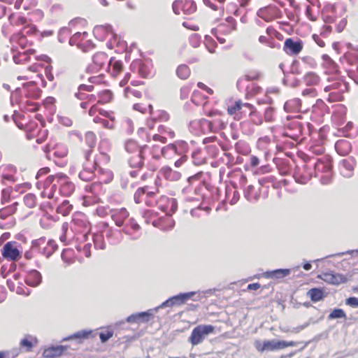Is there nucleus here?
Wrapping results in <instances>:
<instances>
[{
	"mask_svg": "<svg viewBox=\"0 0 358 358\" xmlns=\"http://www.w3.org/2000/svg\"><path fill=\"white\" fill-rule=\"evenodd\" d=\"M109 159L110 158L108 155L101 152L100 155L94 160L92 167L89 164V162L84 164L83 170L79 173V178L83 181L91 180L94 176V169H101L99 166L100 161L103 160L105 162H108Z\"/></svg>",
	"mask_w": 358,
	"mask_h": 358,
	"instance_id": "nucleus-1",
	"label": "nucleus"
},
{
	"mask_svg": "<svg viewBox=\"0 0 358 358\" xmlns=\"http://www.w3.org/2000/svg\"><path fill=\"white\" fill-rule=\"evenodd\" d=\"M215 327L211 324H201L193 329L189 341L192 345H197L201 343L208 335L214 331Z\"/></svg>",
	"mask_w": 358,
	"mask_h": 358,
	"instance_id": "nucleus-2",
	"label": "nucleus"
},
{
	"mask_svg": "<svg viewBox=\"0 0 358 358\" xmlns=\"http://www.w3.org/2000/svg\"><path fill=\"white\" fill-rule=\"evenodd\" d=\"M20 244L16 241H8L1 248L2 256L10 261H17L22 257V252L19 250Z\"/></svg>",
	"mask_w": 358,
	"mask_h": 358,
	"instance_id": "nucleus-3",
	"label": "nucleus"
},
{
	"mask_svg": "<svg viewBox=\"0 0 358 358\" xmlns=\"http://www.w3.org/2000/svg\"><path fill=\"white\" fill-rule=\"evenodd\" d=\"M195 294L194 292H186V293H180L177 295L171 296L167 300L164 301L161 305L156 307L155 308V310H157L159 308H164V307H173L174 306H180L189 299L192 296Z\"/></svg>",
	"mask_w": 358,
	"mask_h": 358,
	"instance_id": "nucleus-4",
	"label": "nucleus"
},
{
	"mask_svg": "<svg viewBox=\"0 0 358 358\" xmlns=\"http://www.w3.org/2000/svg\"><path fill=\"white\" fill-rule=\"evenodd\" d=\"M57 183L59 186L61 194L65 196H69L73 193L75 185L69 180L65 174L57 173Z\"/></svg>",
	"mask_w": 358,
	"mask_h": 358,
	"instance_id": "nucleus-5",
	"label": "nucleus"
},
{
	"mask_svg": "<svg viewBox=\"0 0 358 358\" xmlns=\"http://www.w3.org/2000/svg\"><path fill=\"white\" fill-rule=\"evenodd\" d=\"M303 47L301 40H294L288 38L285 41L283 50L289 55H296L301 52Z\"/></svg>",
	"mask_w": 358,
	"mask_h": 358,
	"instance_id": "nucleus-6",
	"label": "nucleus"
},
{
	"mask_svg": "<svg viewBox=\"0 0 358 358\" xmlns=\"http://www.w3.org/2000/svg\"><path fill=\"white\" fill-rule=\"evenodd\" d=\"M154 309H149L148 311L135 313L126 318V322L129 323L139 324L141 322H148L152 317Z\"/></svg>",
	"mask_w": 358,
	"mask_h": 358,
	"instance_id": "nucleus-7",
	"label": "nucleus"
},
{
	"mask_svg": "<svg viewBox=\"0 0 358 358\" xmlns=\"http://www.w3.org/2000/svg\"><path fill=\"white\" fill-rule=\"evenodd\" d=\"M342 167L341 173L347 178H351L354 174L355 167L357 165V161L354 157H350L348 159H342L340 162Z\"/></svg>",
	"mask_w": 358,
	"mask_h": 358,
	"instance_id": "nucleus-8",
	"label": "nucleus"
},
{
	"mask_svg": "<svg viewBox=\"0 0 358 358\" xmlns=\"http://www.w3.org/2000/svg\"><path fill=\"white\" fill-rule=\"evenodd\" d=\"M12 57L13 62L15 64H22L24 62L29 60L30 55H34L36 50L34 49H29L27 50H19L13 48L11 49Z\"/></svg>",
	"mask_w": 358,
	"mask_h": 358,
	"instance_id": "nucleus-9",
	"label": "nucleus"
},
{
	"mask_svg": "<svg viewBox=\"0 0 358 358\" xmlns=\"http://www.w3.org/2000/svg\"><path fill=\"white\" fill-rule=\"evenodd\" d=\"M320 277L324 281L331 285H339L348 280L344 275L335 273L332 271L323 273Z\"/></svg>",
	"mask_w": 358,
	"mask_h": 358,
	"instance_id": "nucleus-10",
	"label": "nucleus"
},
{
	"mask_svg": "<svg viewBox=\"0 0 358 358\" xmlns=\"http://www.w3.org/2000/svg\"><path fill=\"white\" fill-rule=\"evenodd\" d=\"M42 282V275L39 271L35 269L31 270L27 275L25 282L27 285L35 287Z\"/></svg>",
	"mask_w": 358,
	"mask_h": 358,
	"instance_id": "nucleus-11",
	"label": "nucleus"
},
{
	"mask_svg": "<svg viewBox=\"0 0 358 358\" xmlns=\"http://www.w3.org/2000/svg\"><path fill=\"white\" fill-rule=\"evenodd\" d=\"M68 349L66 345L51 346L45 349L43 352L44 357L47 358H54L64 355V352Z\"/></svg>",
	"mask_w": 358,
	"mask_h": 358,
	"instance_id": "nucleus-12",
	"label": "nucleus"
},
{
	"mask_svg": "<svg viewBox=\"0 0 358 358\" xmlns=\"http://www.w3.org/2000/svg\"><path fill=\"white\" fill-rule=\"evenodd\" d=\"M93 63L96 66V70H99L107 64H111L112 59H108L107 55L104 52H98L93 57Z\"/></svg>",
	"mask_w": 358,
	"mask_h": 358,
	"instance_id": "nucleus-13",
	"label": "nucleus"
},
{
	"mask_svg": "<svg viewBox=\"0 0 358 358\" xmlns=\"http://www.w3.org/2000/svg\"><path fill=\"white\" fill-rule=\"evenodd\" d=\"M290 273L291 270L289 268H278L266 271L263 273V275L266 278L281 279L289 275Z\"/></svg>",
	"mask_w": 358,
	"mask_h": 358,
	"instance_id": "nucleus-14",
	"label": "nucleus"
},
{
	"mask_svg": "<svg viewBox=\"0 0 358 358\" xmlns=\"http://www.w3.org/2000/svg\"><path fill=\"white\" fill-rule=\"evenodd\" d=\"M335 149L337 153L341 156H346L351 151V143L345 139H341L336 142Z\"/></svg>",
	"mask_w": 358,
	"mask_h": 358,
	"instance_id": "nucleus-15",
	"label": "nucleus"
},
{
	"mask_svg": "<svg viewBox=\"0 0 358 358\" xmlns=\"http://www.w3.org/2000/svg\"><path fill=\"white\" fill-rule=\"evenodd\" d=\"M186 146H187V143L184 141L178 143L177 144L170 143L168 145L164 146L161 149V153L163 157H166L169 156V154L178 153L179 148H184Z\"/></svg>",
	"mask_w": 358,
	"mask_h": 358,
	"instance_id": "nucleus-16",
	"label": "nucleus"
},
{
	"mask_svg": "<svg viewBox=\"0 0 358 358\" xmlns=\"http://www.w3.org/2000/svg\"><path fill=\"white\" fill-rule=\"evenodd\" d=\"M122 230L114 229L113 228H108L106 232V236L108 238L110 244L117 245L122 239Z\"/></svg>",
	"mask_w": 358,
	"mask_h": 358,
	"instance_id": "nucleus-17",
	"label": "nucleus"
},
{
	"mask_svg": "<svg viewBox=\"0 0 358 358\" xmlns=\"http://www.w3.org/2000/svg\"><path fill=\"white\" fill-rule=\"evenodd\" d=\"M129 215L128 211L125 208H122L113 211L111 217L115 224L117 227H121L123 225L124 220L129 217Z\"/></svg>",
	"mask_w": 358,
	"mask_h": 358,
	"instance_id": "nucleus-18",
	"label": "nucleus"
},
{
	"mask_svg": "<svg viewBox=\"0 0 358 358\" xmlns=\"http://www.w3.org/2000/svg\"><path fill=\"white\" fill-rule=\"evenodd\" d=\"M315 174V177L318 176V173H330L332 171V165L330 162L327 160L319 159L314 165Z\"/></svg>",
	"mask_w": 358,
	"mask_h": 358,
	"instance_id": "nucleus-19",
	"label": "nucleus"
},
{
	"mask_svg": "<svg viewBox=\"0 0 358 358\" xmlns=\"http://www.w3.org/2000/svg\"><path fill=\"white\" fill-rule=\"evenodd\" d=\"M130 227L131 229L134 231H138L140 230V225L134 220V219L131 218L129 220L126 226L122 229V231L126 234L130 236V239L132 241H136L139 238L140 236H134L129 231L128 227Z\"/></svg>",
	"mask_w": 358,
	"mask_h": 358,
	"instance_id": "nucleus-20",
	"label": "nucleus"
},
{
	"mask_svg": "<svg viewBox=\"0 0 358 358\" xmlns=\"http://www.w3.org/2000/svg\"><path fill=\"white\" fill-rule=\"evenodd\" d=\"M159 173L164 178L171 181L178 180L180 178V173L173 171L172 169L169 166L162 167L159 171Z\"/></svg>",
	"mask_w": 358,
	"mask_h": 358,
	"instance_id": "nucleus-21",
	"label": "nucleus"
},
{
	"mask_svg": "<svg viewBox=\"0 0 358 358\" xmlns=\"http://www.w3.org/2000/svg\"><path fill=\"white\" fill-rule=\"evenodd\" d=\"M277 343L278 341L275 340H270L264 341L262 344L259 343L255 346L257 350L259 352L273 351L275 350H280Z\"/></svg>",
	"mask_w": 358,
	"mask_h": 358,
	"instance_id": "nucleus-22",
	"label": "nucleus"
},
{
	"mask_svg": "<svg viewBox=\"0 0 358 358\" xmlns=\"http://www.w3.org/2000/svg\"><path fill=\"white\" fill-rule=\"evenodd\" d=\"M147 148L148 145L139 146L134 140H127L124 144L126 151L131 154H137L138 151H144Z\"/></svg>",
	"mask_w": 358,
	"mask_h": 358,
	"instance_id": "nucleus-23",
	"label": "nucleus"
},
{
	"mask_svg": "<svg viewBox=\"0 0 358 358\" xmlns=\"http://www.w3.org/2000/svg\"><path fill=\"white\" fill-rule=\"evenodd\" d=\"M92 331L90 329H82L74 334L69 336L68 337L64 338L63 341H69L72 339L78 340L79 342H82L83 340L89 338L92 334Z\"/></svg>",
	"mask_w": 358,
	"mask_h": 358,
	"instance_id": "nucleus-24",
	"label": "nucleus"
},
{
	"mask_svg": "<svg viewBox=\"0 0 358 358\" xmlns=\"http://www.w3.org/2000/svg\"><path fill=\"white\" fill-rule=\"evenodd\" d=\"M307 295L313 302L320 301L325 297L324 291L323 289L320 287H313L310 289L307 292Z\"/></svg>",
	"mask_w": 358,
	"mask_h": 358,
	"instance_id": "nucleus-25",
	"label": "nucleus"
},
{
	"mask_svg": "<svg viewBox=\"0 0 358 358\" xmlns=\"http://www.w3.org/2000/svg\"><path fill=\"white\" fill-rule=\"evenodd\" d=\"M312 177L313 175L310 172L303 173L300 169L296 170L294 173L296 182L301 185L307 184Z\"/></svg>",
	"mask_w": 358,
	"mask_h": 358,
	"instance_id": "nucleus-26",
	"label": "nucleus"
},
{
	"mask_svg": "<svg viewBox=\"0 0 358 358\" xmlns=\"http://www.w3.org/2000/svg\"><path fill=\"white\" fill-rule=\"evenodd\" d=\"M144 151H138L137 154L131 156L129 159V164L133 168H141L144 164Z\"/></svg>",
	"mask_w": 358,
	"mask_h": 358,
	"instance_id": "nucleus-27",
	"label": "nucleus"
},
{
	"mask_svg": "<svg viewBox=\"0 0 358 358\" xmlns=\"http://www.w3.org/2000/svg\"><path fill=\"white\" fill-rule=\"evenodd\" d=\"M96 138L95 134L92 131H87L85 134V142L90 147V150H87L85 153V157L87 161H89L90 156L92 153V148L96 145Z\"/></svg>",
	"mask_w": 358,
	"mask_h": 358,
	"instance_id": "nucleus-28",
	"label": "nucleus"
},
{
	"mask_svg": "<svg viewBox=\"0 0 358 358\" xmlns=\"http://www.w3.org/2000/svg\"><path fill=\"white\" fill-rule=\"evenodd\" d=\"M17 202L13 203L10 206H6L0 209V218L1 220H6L8 216L15 213L17 210Z\"/></svg>",
	"mask_w": 358,
	"mask_h": 358,
	"instance_id": "nucleus-29",
	"label": "nucleus"
},
{
	"mask_svg": "<svg viewBox=\"0 0 358 358\" xmlns=\"http://www.w3.org/2000/svg\"><path fill=\"white\" fill-rule=\"evenodd\" d=\"M196 10V3L193 0L182 1V11L185 15H192Z\"/></svg>",
	"mask_w": 358,
	"mask_h": 358,
	"instance_id": "nucleus-30",
	"label": "nucleus"
},
{
	"mask_svg": "<svg viewBox=\"0 0 358 358\" xmlns=\"http://www.w3.org/2000/svg\"><path fill=\"white\" fill-rule=\"evenodd\" d=\"M244 196L245 199L250 202L257 201L259 199L258 194L255 192L253 185H248L244 190Z\"/></svg>",
	"mask_w": 358,
	"mask_h": 358,
	"instance_id": "nucleus-31",
	"label": "nucleus"
},
{
	"mask_svg": "<svg viewBox=\"0 0 358 358\" xmlns=\"http://www.w3.org/2000/svg\"><path fill=\"white\" fill-rule=\"evenodd\" d=\"M131 67L138 68V73L143 78H147L150 75V72L148 71L147 66L145 64H143L141 60L134 61L131 64Z\"/></svg>",
	"mask_w": 358,
	"mask_h": 358,
	"instance_id": "nucleus-32",
	"label": "nucleus"
},
{
	"mask_svg": "<svg viewBox=\"0 0 358 358\" xmlns=\"http://www.w3.org/2000/svg\"><path fill=\"white\" fill-rule=\"evenodd\" d=\"M304 83L308 86H315L319 84V76L313 72H309L303 78Z\"/></svg>",
	"mask_w": 358,
	"mask_h": 358,
	"instance_id": "nucleus-33",
	"label": "nucleus"
},
{
	"mask_svg": "<svg viewBox=\"0 0 358 358\" xmlns=\"http://www.w3.org/2000/svg\"><path fill=\"white\" fill-rule=\"evenodd\" d=\"M87 36L88 33L86 31H84L83 33L77 32L75 34H73L72 37L70 38L69 44L71 45H77L79 48V46L82 45V39L87 37Z\"/></svg>",
	"mask_w": 358,
	"mask_h": 358,
	"instance_id": "nucleus-34",
	"label": "nucleus"
},
{
	"mask_svg": "<svg viewBox=\"0 0 358 358\" xmlns=\"http://www.w3.org/2000/svg\"><path fill=\"white\" fill-rule=\"evenodd\" d=\"M72 205L69 203L68 200H64L60 205L57 207L56 211L57 213L63 216L68 215L72 210Z\"/></svg>",
	"mask_w": 358,
	"mask_h": 358,
	"instance_id": "nucleus-35",
	"label": "nucleus"
},
{
	"mask_svg": "<svg viewBox=\"0 0 358 358\" xmlns=\"http://www.w3.org/2000/svg\"><path fill=\"white\" fill-rule=\"evenodd\" d=\"M10 41L13 43H17L20 45L21 50H24V48H26L27 43V38L25 37L24 35L21 34H17L16 35H13L10 38Z\"/></svg>",
	"mask_w": 358,
	"mask_h": 358,
	"instance_id": "nucleus-36",
	"label": "nucleus"
},
{
	"mask_svg": "<svg viewBox=\"0 0 358 358\" xmlns=\"http://www.w3.org/2000/svg\"><path fill=\"white\" fill-rule=\"evenodd\" d=\"M93 241L94 247L96 249L104 250L106 248V243L103 239V235L101 234H95L93 235Z\"/></svg>",
	"mask_w": 358,
	"mask_h": 358,
	"instance_id": "nucleus-37",
	"label": "nucleus"
},
{
	"mask_svg": "<svg viewBox=\"0 0 358 358\" xmlns=\"http://www.w3.org/2000/svg\"><path fill=\"white\" fill-rule=\"evenodd\" d=\"M35 341L36 342V339L32 337L30 335H27L24 338H22L20 341V347L24 348L27 351H31L33 348L32 341Z\"/></svg>",
	"mask_w": 358,
	"mask_h": 358,
	"instance_id": "nucleus-38",
	"label": "nucleus"
},
{
	"mask_svg": "<svg viewBox=\"0 0 358 358\" xmlns=\"http://www.w3.org/2000/svg\"><path fill=\"white\" fill-rule=\"evenodd\" d=\"M177 76L181 79H187L190 75L189 68L185 65H180L176 70Z\"/></svg>",
	"mask_w": 358,
	"mask_h": 358,
	"instance_id": "nucleus-39",
	"label": "nucleus"
},
{
	"mask_svg": "<svg viewBox=\"0 0 358 358\" xmlns=\"http://www.w3.org/2000/svg\"><path fill=\"white\" fill-rule=\"evenodd\" d=\"M48 245L51 248L50 250H48L46 248H44L43 249V251L41 252L46 257H50L52 253L57 250V245L56 243L52 240H49L48 242Z\"/></svg>",
	"mask_w": 358,
	"mask_h": 358,
	"instance_id": "nucleus-40",
	"label": "nucleus"
},
{
	"mask_svg": "<svg viewBox=\"0 0 358 358\" xmlns=\"http://www.w3.org/2000/svg\"><path fill=\"white\" fill-rule=\"evenodd\" d=\"M134 182L129 180V177L128 174L122 173L121 176V187L123 189H127L129 188L134 187Z\"/></svg>",
	"mask_w": 358,
	"mask_h": 358,
	"instance_id": "nucleus-41",
	"label": "nucleus"
},
{
	"mask_svg": "<svg viewBox=\"0 0 358 358\" xmlns=\"http://www.w3.org/2000/svg\"><path fill=\"white\" fill-rule=\"evenodd\" d=\"M24 203L28 208L35 207L36 203V197L34 194L29 193L24 196Z\"/></svg>",
	"mask_w": 358,
	"mask_h": 358,
	"instance_id": "nucleus-42",
	"label": "nucleus"
},
{
	"mask_svg": "<svg viewBox=\"0 0 358 358\" xmlns=\"http://www.w3.org/2000/svg\"><path fill=\"white\" fill-rule=\"evenodd\" d=\"M328 318L329 320L346 318V314L343 309L334 308L329 315Z\"/></svg>",
	"mask_w": 358,
	"mask_h": 358,
	"instance_id": "nucleus-43",
	"label": "nucleus"
},
{
	"mask_svg": "<svg viewBox=\"0 0 358 358\" xmlns=\"http://www.w3.org/2000/svg\"><path fill=\"white\" fill-rule=\"evenodd\" d=\"M99 103H105L109 102L111 99L113 94L110 90H103L99 94Z\"/></svg>",
	"mask_w": 358,
	"mask_h": 358,
	"instance_id": "nucleus-44",
	"label": "nucleus"
},
{
	"mask_svg": "<svg viewBox=\"0 0 358 358\" xmlns=\"http://www.w3.org/2000/svg\"><path fill=\"white\" fill-rule=\"evenodd\" d=\"M267 7H263L259 8L257 12V15L263 19L264 21L268 22L272 20L271 17L268 14Z\"/></svg>",
	"mask_w": 358,
	"mask_h": 358,
	"instance_id": "nucleus-45",
	"label": "nucleus"
},
{
	"mask_svg": "<svg viewBox=\"0 0 358 358\" xmlns=\"http://www.w3.org/2000/svg\"><path fill=\"white\" fill-rule=\"evenodd\" d=\"M243 108V103L241 100L236 101L235 103L230 106H228L227 111L229 115H234L236 111H239Z\"/></svg>",
	"mask_w": 358,
	"mask_h": 358,
	"instance_id": "nucleus-46",
	"label": "nucleus"
},
{
	"mask_svg": "<svg viewBox=\"0 0 358 358\" xmlns=\"http://www.w3.org/2000/svg\"><path fill=\"white\" fill-rule=\"evenodd\" d=\"M55 182H57V174L50 175L46 178V180L44 182L45 190L43 192V194H45L46 193L45 191H47Z\"/></svg>",
	"mask_w": 358,
	"mask_h": 358,
	"instance_id": "nucleus-47",
	"label": "nucleus"
},
{
	"mask_svg": "<svg viewBox=\"0 0 358 358\" xmlns=\"http://www.w3.org/2000/svg\"><path fill=\"white\" fill-rule=\"evenodd\" d=\"M202 124H203V126L206 127L207 129L210 132H213V133L217 132V128H216V127H215V124H217L216 120L211 122V121H209L207 120H203Z\"/></svg>",
	"mask_w": 358,
	"mask_h": 358,
	"instance_id": "nucleus-48",
	"label": "nucleus"
},
{
	"mask_svg": "<svg viewBox=\"0 0 358 358\" xmlns=\"http://www.w3.org/2000/svg\"><path fill=\"white\" fill-rule=\"evenodd\" d=\"M189 43L193 48H198L201 44V36L197 34H193L189 37Z\"/></svg>",
	"mask_w": 358,
	"mask_h": 358,
	"instance_id": "nucleus-49",
	"label": "nucleus"
},
{
	"mask_svg": "<svg viewBox=\"0 0 358 358\" xmlns=\"http://www.w3.org/2000/svg\"><path fill=\"white\" fill-rule=\"evenodd\" d=\"M275 110L273 107H268L264 111V119L266 122L273 121Z\"/></svg>",
	"mask_w": 358,
	"mask_h": 358,
	"instance_id": "nucleus-50",
	"label": "nucleus"
},
{
	"mask_svg": "<svg viewBox=\"0 0 358 358\" xmlns=\"http://www.w3.org/2000/svg\"><path fill=\"white\" fill-rule=\"evenodd\" d=\"M113 336V331L110 330L107 331H101L99 333V338L101 342L104 343H106Z\"/></svg>",
	"mask_w": 358,
	"mask_h": 358,
	"instance_id": "nucleus-51",
	"label": "nucleus"
},
{
	"mask_svg": "<svg viewBox=\"0 0 358 358\" xmlns=\"http://www.w3.org/2000/svg\"><path fill=\"white\" fill-rule=\"evenodd\" d=\"M148 110H149L150 113H151L152 116L150 120H148L147 125L150 129H152V128H154L155 122L157 121V117L152 113V106L151 104L148 105Z\"/></svg>",
	"mask_w": 358,
	"mask_h": 358,
	"instance_id": "nucleus-52",
	"label": "nucleus"
},
{
	"mask_svg": "<svg viewBox=\"0 0 358 358\" xmlns=\"http://www.w3.org/2000/svg\"><path fill=\"white\" fill-rule=\"evenodd\" d=\"M94 47V44L90 40H87L85 42H82V45L79 46V48L81 49L83 52H87L90 50L92 49Z\"/></svg>",
	"mask_w": 358,
	"mask_h": 358,
	"instance_id": "nucleus-53",
	"label": "nucleus"
},
{
	"mask_svg": "<svg viewBox=\"0 0 358 358\" xmlns=\"http://www.w3.org/2000/svg\"><path fill=\"white\" fill-rule=\"evenodd\" d=\"M172 8L175 14L179 15L180 10H182V0H176L173 3Z\"/></svg>",
	"mask_w": 358,
	"mask_h": 358,
	"instance_id": "nucleus-54",
	"label": "nucleus"
},
{
	"mask_svg": "<svg viewBox=\"0 0 358 358\" xmlns=\"http://www.w3.org/2000/svg\"><path fill=\"white\" fill-rule=\"evenodd\" d=\"M332 181V171L326 173L320 178V182L322 185H329Z\"/></svg>",
	"mask_w": 358,
	"mask_h": 358,
	"instance_id": "nucleus-55",
	"label": "nucleus"
},
{
	"mask_svg": "<svg viewBox=\"0 0 358 358\" xmlns=\"http://www.w3.org/2000/svg\"><path fill=\"white\" fill-rule=\"evenodd\" d=\"M147 187H139L135 192L134 198V201L136 203H141L140 196L145 193V190Z\"/></svg>",
	"mask_w": 358,
	"mask_h": 358,
	"instance_id": "nucleus-56",
	"label": "nucleus"
},
{
	"mask_svg": "<svg viewBox=\"0 0 358 358\" xmlns=\"http://www.w3.org/2000/svg\"><path fill=\"white\" fill-rule=\"evenodd\" d=\"M175 226V221L173 219H169L166 221L164 224L160 227V229L163 231H169L173 229Z\"/></svg>",
	"mask_w": 358,
	"mask_h": 358,
	"instance_id": "nucleus-57",
	"label": "nucleus"
},
{
	"mask_svg": "<svg viewBox=\"0 0 358 358\" xmlns=\"http://www.w3.org/2000/svg\"><path fill=\"white\" fill-rule=\"evenodd\" d=\"M345 304L352 308H358V298L350 296L345 299Z\"/></svg>",
	"mask_w": 358,
	"mask_h": 358,
	"instance_id": "nucleus-58",
	"label": "nucleus"
},
{
	"mask_svg": "<svg viewBox=\"0 0 358 358\" xmlns=\"http://www.w3.org/2000/svg\"><path fill=\"white\" fill-rule=\"evenodd\" d=\"M302 95L315 97L317 96V91L314 87L307 88L302 91Z\"/></svg>",
	"mask_w": 358,
	"mask_h": 358,
	"instance_id": "nucleus-59",
	"label": "nucleus"
},
{
	"mask_svg": "<svg viewBox=\"0 0 358 358\" xmlns=\"http://www.w3.org/2000/svg\"><path fill=\"white\" fill-rule=\"evenodd\" d=\"M278 345L279 346V348L280 350V349H284L287 347H289V346H295L296 345V343L294 342V341H278Z\"/></svg>",
	"mask_w": 358,
	"mask_h": 358,
	"instance_id": "nucleus-60",
	"label": "nucleus"
},
{
	"mask_svg": "<svg viewBox=\"0 0 358 358\" xmlns=\"http://www.w3.org/2000/svg\"><path fill=\"white\" fill-rule=\"evenodd\" d=\"M155 117H157V120L159 119L162 122H166L169 119V114L164 110L158 111V114L157 115H155Z\"/></svg>",
	"mask_w": 358,
	"mask_h": 358,
	"instance_id": "nucleus-61",
	"label": "nucleus"
},
{
	"mask_svg": "<svg viewBox=\"0 0 358 358\" xmlns=\"http://www.w3.org/2000/svg\"><path fill=\"white\" fill-rule=\"evenodd\" d=\"M299 101L298 99H294L286 101L284 104V109L286 111H289L294 105L298 104Z\"/></svg>",
	"mask_w": 358,
	"mask_h": 358,
	"instance_id": "nucleus-62",
	"label": "nucleus"
},
{
	"mask_svg": "<svg viewBox=\"0 0 358 358\" xmlns=\"http://www.w3.org/2000/svg\"><path fill=\"white\" fill-rule=\"evenodd\" d=\"M171 208H170V213H168L167 215L169 216H171L173 213H174L178 208V203L176 199H171Z\"/></svg>",
	"mask_w": 358,
	"mask_h": 358,
	"instance_id": "nucleus-63",
	"label": "nucleus"
},
{
	"mask_svg": "<svg viewBox=\"0 0 358 358\" xmlns=\"http://www.w3.org/2000/svg\"><path fill=\"white\" fill-rule=\"evenodd\" d=\"M331 87L334 89H339L341 91H344L347 88V85L344 83L336 82L331 85Z\"/></svg>",
	"mask_w": 358,
	"mask_h": 358,
	"instance_id": "nucleus-64",
	"label": "nucleus"
}]
</instances>
